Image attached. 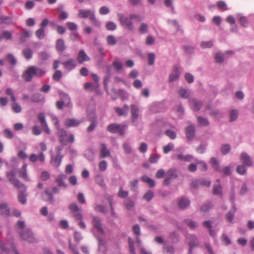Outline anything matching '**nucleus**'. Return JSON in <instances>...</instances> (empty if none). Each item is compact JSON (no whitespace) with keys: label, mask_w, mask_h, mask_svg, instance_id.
Masks as SVG:
<instances>
[{"label":"nucleus","mask_w":254,"mask_h":254,"mask_svg":"<svg viewBox=\"0 0 254 254\" xmlns=\"http://www.w3.org/2000/svg\"><path fill=\"white\" fill-rule=\"evenodd\" d=\"M178 177L177 171L174 169L168 170L166 173L165 178L163 181L164 185H169L174 179Z\"/></svg>","instance_id":"6e6552de"},{"label":"nucleus","mask_w":254,"mask_h":254,"mask_svg":"<svg viewBox=\"0 0 254 254\" xmlns=\"http://www.w3.org/2000/svg\"><path fill=\"white\" fill-rule=\"evenodd\" d=\"M60 190L56 187L52 189L51 191L49 189H46L43 193H42L41 196L43 200L48 202L50 203L53 204L55 202L53 193H57L59 192Z\"/></svg>","instance_id":"f03ea898"},{"label":"nucleus","mask_w":254,"mask_h":254,"mask_svg":"<svg viewBox=\"0 0 254 254\" xmlns=\"http://www.w3.org/2000/svg\"><path fill=\"white\" fill-rule=\"evenodd\" d=\"M187 238L189 241L188 243L189 246L193 247L198 246L199 243L196 235L188 234L187 236Z\"/></svg>","instance_id":"412c9836"},{"label":"nucleus","mask_w":254,"mask_h":254,"mask_svg":"<svg viewBox=\"0 0 254 254\" xmlns=\"http://www.w3.org/2000/svg\"><path fill=\"white\" fill-rule=\"evenodd\" d=\"M189 101L193 106V110L195 111L199 110L203 105L201 101L195 98L190 99Z\"/></svg>","instance_id":"b1692460"},{"label":"nucleus","mask_w":254,"mask_h":254,"mask_svg":"<svg viewBox=\"0 0 254 254\" xmlns=\"http://www.w3.org/2000/svg\"><path fill=\"white\" fill-rule=\"evenodd\" d=\"M236 211V206H232V209L228 212L226 216V218L227 220L231 222L232 223L233 221V219L234 217V214Z\"/></svg>","instance_id":"f704fd0d"},{"label":"nucleus","mask_w":254,"mask_h":254,"mask_svg":"<svg viewBox=\"0 0 254 254\" xmlns=\"http://www.w3.org/2000/svg\"><path fill=\"white\" fill-rule=\"evenodd\" d=\"M213 194L214 195H222V187L220 184L213 186Z\"/></svg>","instance_id":"09e8293b"},{"label":"nucleus","mask_w":254,"mask_h":254,"mask_svg":"<svg viewBox=\"0 0 254 254\" xmlns=\"http://www.w3.org/2000/svg\"><path fill=\"white\" fill-rule=\"evenodd\" d=\"M16 169L6 172V176L8 181L16 188H24V184L21 183L16 177Z\"/></svg>","instance_id":"20e7f679"},{"label":"nucleus","mask_w":254,"mask_h":254,"mask_svg":"<svg viewBox=\"0 0 254 254\" xmlns=\"http://www.w3.org/2000/svg\"><path fill=\"white\" fill-rule=\"evenodd\" d=\"M127 128V126L118 124H110L107 128L108 131L112 133H119L121 135L125 134V130Z\"/></svg>","instance_id":"39448f33"},{"label":"nucleus","mask_w":254,"mask_h":254,"mask_svg":"<svg viewBox=\"0 0 254 254\" xmlns=\"http://www.w3.org/2000/svg\"><path fill=\"white\" fill-rule=\"evenodd\" d=\"M97 183L102 188H106V185L104 181V178L102 176H97L96 178Z\"/></svg>","instance_id":"774afa93"},{"label":"nucleus","mask_w":254,"mask_h":254,"mask_svg":"<svg viewBox=\"0 0 254 254\" xmlns=\"http://www.w3.org/2000/svg\"><path fill=\"white\" fill-rule=\"evenodd\" d=\"M0 213L1 215L8 216L10 214V208L7 203H0Z\"/></svg>","instance_id":"5701e85b"},{"label":"nucleus","mask_w":254,"mask_h":254,"mask_svg":"<svg viewBox=\"0 0 254 254\" xmlns=\"http://www.w3.org/2000/svg\"><path fill=\"white\" fill-rule=\"evenodd\" d=\"M239 111L236 109H233L229 112V122L231 123L236 121L239 117Z\"/></svg>","instance_id":"c85d7f7f"},{"label":"nucleus","mask_w":254,"mask_h":254,"mask_svg":"<svg viewBox=\"0 0 254 254\" xmlns=\"http://www.w3.org/2000/svg\"><path fill=\"white\" fill-rule=\"evenodd\" d=\"M183 48L185 52L189 54H193L195 51V47L194 46L185 45Z\"/></svg>","instance_id":"e2e57ef3"},{"label":"nucleus","mask_w":254,"mask_h":254,"mask_svg":"<svg viewBox=\"0 0 254 254\" xmlns=\"http://www.w3.org/2000/svg\"><path fill=\"white\" fill-rule=\"evenodd\" d=\"M84 155L89 161H92L94 159V153L91 149L87 150L85 152Z\"/></svg>","instance_id":"13d9d810"},{"label":"nucleus","mask_w":254,"mask_h":254,"mask_svg":"<svg viewBox=\"0 0 254 254\" xmlns=\"http://www.w3.org/2000/svg\"><path fill=\"white\" fill-rule=\"evenodd\" d=\"M23 54L27 60H29L32 57L33 51L30 48H25L23 50Z\"/></svg>","instance_id":"3c124183"},{"label":"nucleus","mask_w":254,"mask_h":254,"mask_svg":"<svg viewBox=\"0 0 254 254\" xmlns=\"http://www.w3.org/2000/svg\"><path fill=\"white\" fill-rule=\"evenodd\" d=\"M247 167H248L244 164L239 165L236 168V172L240 175H244L247 172Z\"/></svg>","instance_id":"37998d69"},{"label":"nucleus","mask_w":254,"mask_h":254,"mask_svg":"<svg viewBox=\"0 0 254 254\" xmlns=\"http://www.w3.org/2000/svg\"><path fill=\"white\" fill-rule=\"evenodd\" d=\"M30 102L34 103H43L45 102V97L40 93H35L30 96Z\"/></svg>","instance_id":"4468645a"},{"label":"nucleus","mask_w":254,"mask_h":254,"mask_svg":"<svg viewBox=\"0 0 254 254\" xmlns=\"http://www.w3.org/2000/svg\"><path fill=\"white\" fill-rule=\"evenodd\" d=\"M90 58L87 55L83 50H80L77 56V60L79 64H82L85 62L90 61Z\"/></svg>","instance_id":"2eb2a0df"},{"label":"nucleus","mask_w":254,"mask_h":254,"mask_svg":"<svg viewBox=\"0 0 254 254\" xmlns=\"http://www.w3.org/2000/svg\"><path fill=\"white\" fill-rule=\"evenodd\" d=\"M231 146L229 144H225L221 145L220 151L223 155H226L230 152Z\"/></svg>","instance_id":"a18cd8bd"},{"label":"nucleus","mask_w":254,"mask_h":254,"mask_svg":"<svg viewBox=\"0 0 254 254\" xmlns=\"http://www.w3.org/2000/svg\"><path fill=\"white\" fill-rule=\"evenodd\" d=\"M130 109L131 122L132 123H135L137 119L139 118V107L136 105H131L130 106Z\"/></svg>","instance_id":"dca6fc26"},{"label":"nucleus","mask_w":254,"mask_h":254,"mask_svg":"<svg viewBox=\"0 0 254 254\" xmlns=\"http://www.w3.org/2000/svg\"><path fill=\"white\" fill-rule=\"evenodd\" d=\"M87 119L90 122H97V118L94 112H88Z\"/></svg>","instance_id":"052dcab7"},{"label":"nucleus","mask_w":254,"mask_h":254,"mask_svg":"<svg viewBox=\"0 0 254 254\" xmlns=\"http://www.w3.org/2000/svg\"><path fill=\"white\" fill-rule=\"evenodd\" d=\"M112 65L114 67L117 72L120 71L123 68L122 63L118 60H114L113 62Z\"/></svg>","instance_id":"864d4df0"},{"label":"nucleus","mask_w":254,"mask_h":254,"mask_svg":"<svg viewBox=\"0 0 254 254\" xmlns=\"http://www.w3.org/2000/svg\"><path fill=\"white\" fill-rule=\"evenodd\" d=\"M68 208L71 214V216L76 220L83 219V215L81 213V210L78 205L75 203L69 204Z\"/></svg>","instance_id":"423d86ee"},{"label":"nucleus","mask_w":254,"mask_h":254,"mask_svg":"<svg viewBox=\"0 0 254 254\" xmlns=\"http://www.w3.org/2000/svg\"><path fill=\"white\" fill-rule=\"evenodd\" d=\"M180 77V69L178 66H175L172 72L169 75V82H173L177 80Z\"/></svg>","instance_id":"f3484780"},{"label":"nucleus","mask_w":254,"mask_h":254,"mask_svg":"<svg viewBox=\"0 0 254 254\" xmlns=\"http://www.w3.org/2000/svg\"><path fill=\"white\" fill-rule=\"evenodd\" d=\"M98 243V251L103 254H105V243L103 240L99 236L96 235Z\"/></svg>","instance_id":"bb28decb"},{"label":"nucleus","mask_w":254,"mask_h":254,"mask_svg":"<svg viewBox=\"0 0 254 254\" xmlns=\"http://www.w3.org/2000/svg\"><path fill=\"white\" fill-rule=\"evenodd\" d=\"M237 18L239 20V21L242 26L245 27H246L248 26V21L247 18L246 17L242 16L240 14H238L237 15Z\"/></svg>","instance_id":"4c0bfd02"},{"label":"nucleus","mask_w":254,"mask_h":254,"mask_svg":"<svg viewBox=\"0 0 254 254\" xmlns=\"http://www.w3.org/2000/svg\"><path fill=\"white\" fill-rule=\"evenodd\" d=\"M13 22L12 17L5 15L0 16V24H4L6 25L11 24Z\"/></svg>","instance_id":"7c9ffc66"},{"label":"nucleus","mask_w":254,"mask_h":254,"mask_svg":"<svg viewBox=\"0 0 254 254\" xmlns=\"http://www.w3.org/2000/svg\"><path fill=\"white\" fill-rule=\"evenodd\" d=\"M62 64L64 65V68L68 71H71L76 66V62L75 60L69 59L68 60L63 62Z\"/></svg>","instance_id":"ddd939ff"},{"label":"nucleus","mask_w":254,"mask_h":254,"mask_svg":"<svg viewBox=\"0 0 254 254\" xmlns=\"http://www.w3.org/2000/svg\"><path fill=\"white\" fill-rule=\"evenodd\" d=\"M117 42V40L114 36L110 35L107 36V43L108 45L113 46L116 44Z\"/></svg>","instance_id":"4d7b16f0"},{"label":"nucleus","mask_w":254,"mask_h":254,"mask_svg":"<svg viewBox=\"0 0 254 254\" xmlns=\"http://www.w3.org/2000/svg\"><path fill=\"white\" fill-rule=\"evenodd\" d=\"M56 49L59 52H63L65 50L64 42L63 39H59L57 40Z\"/></svg>","instance_id":"473e14b6"},{"label":"nucleus","mask_w":254,"mask_h":254,"mask_svg":"<svg viewBox=\"0 0 254 254\" xmlns=\"http://www.w3.org/2000/svg\"><path fill=\"white\" fill-rule=\"evenodd\" d=\"M67 178V176L65 174H61L58 176V177L55 180V182L57 184V185L60 187H64L66 188L67 187V185L64 182V180Z\"/></svg>","instance_id":"4be33fe9"},{"label":"nucleus","mask_w":254,"mask_h":254,"mask_svg":"<svg viewBox=\"0 0 254 254\" xmlns=\"http://www.w3.org/2000/svg\"><path fill=\"white\" fill-rule=\"evenodd\" d=\"M232 168L233 166L230 164L226 167H224L222 170L221 169V172L223 173L224 176H228L231 175Z\"/></svg>","instance_id":"8fccbe9b"},{"label":"nucleus","mask_w":254,"mask_h":254,"mask_svg":"<svg viewBox=\"0 0 254 254\" xmlns=\"http://www.w3.org/2000/svg\"><path fill=\"white\" fill-rule=\"evenodd\" d=\"M184 222L191 229H195L198 226V224L191 219H185Z\"/></svg>","instance_id":"5fc2aeb1"},{"label":"nucleus","mask_w":254,"mask_h":254,"mask_svg":"<svg viewBox=\"0 0 254 254\" xmlns=\"http://www.w3.org/2000/svg\"><path fill=\"white\" fill-rule=\"evenodd\" d=\"M80 122L75 119H69L66 122L65 125L68 127H76L80 124Z\"/></svg>","instance_id":"58836bf2"},{"label":"nucleus","mask_w":254,"mask_h":254,"mask_svg":"<svg viewBox=\"0 0 254 254\" xmlns=\"http://www.w3.org/2000/svg\"><path fill=\"white\" fill-rule=\"evenodd\" d=\"M50 54L46 52H42L39 54V59L43 61L47 60L50 57Z\"/></svg>","instance_id":"680f3d73"},{"label":"nucleus","mask_w":254,"mask_h":254,"mask_svg":"<svg viewBox=\"0 0 254 254\" xmlns=\"http://www.w3.org/2000/svg\"><path fill=\"white\" fill-rule=\"evenodd\" d=\"M0 248L1 252L0 254H10V251L5 246V245L0 240Z\"/></svg>","instance_id":"0e129e2a"},{"label":"nucleus","mask_w":254,"mask_h":254,"mask_svg":"<svg viewBox=\"0 0 254 254\" xmlns=\"http://www.w3.org/2000/svg\"><path fill=\"white\" fill-rule=\"evenodd\" d=\"M154 196L153 192L151 190H148L144 195L143 198L147 201H150Z\"/></svg>","instance_id":"bf43d9fd"},{"label":"nucleus","mask_w":254,"mask_h":254,"mask_svg":"<svg viewBox=\"0 0 254 254\" xmlns=\"http://www.w3.org/2000/svg\"><path fill=\"white\" fill-rule=\"evenodd\" d=\"M128 244L129 252L131 254H135V251L134 247V241L130 237L128 238Z\"/></svg>","instance_id":"603ef678"},{"label":"nucleus","mask_w":254,"mask_h":254,"mask_svg":"<svg viewBox=\"0 0 254 254\" xmlns=\"http://www.w3.org/2000/svg\"><path fill=\"white\" fill-rule=\"evenodd\" d=\"M92 225L94 229L101 235H104V230L103 229L101 219L97 216H93Z\"/></svg>","instance_id":"1a4fd4ad"},{"label":"nucleus","mask_w":254,"mask_h":254,"mask_svg":"<svg viewBox=\"0 0 254 254\" xmlns=\"http://www.w3.org/2000/svg\"><path fill=\"white\" fill-rule=\"evenodd\" d=\"M27 164L24 163L21 168L19 170L18 172L20 176L26 181H29L30 179L29 178L27 174Z\"/></svg>","instance_id":"a878e982"},{"label":"nucleus","mask_w":254,"mask_h":254,"mask_svg":"<svg viewBox=\"0 0 254 254\" xmlns=\"http://www.w3.org/2000/svg\"><path fill=\"white\" fill-rule=\"evenodd\" d=\"M20 191L18 195V201L23 204H24L26 203L27 199L26 195L25 194V192L26 190V188L24 185V188H17Z\"/></svg>","instance_id":"a211bd4d"},{"label":"nucleus","mask_w":254,"mask_h":254,"mask_svg":"<svg viewBox=\"0 0 254 254\" xmlns=\"http://www.w3.org/2000/svg\"><path fill=\"white\" fill-rule=\"evenodd\" d=\"M138 31L140 34H145L148 31V25L145 23H141L138 27Z\"/></svg>","instance_id":"a19ab883"},{"label":"nucleus","mask_w":254,"mask_h":254,"mask_svg":"<svg viewBox=\"0 0 254 254\" xmlns=\"http://www.w3.org/2000/svg\"><path fill=\"white\" fill-rule=\"evenodd\" d=\"M35 35L40 40L43 39L46 36L45 29L40 28L35 32Z\"/></svg>","instance_id":"79ce46f5"},{"label":"nucleus","mask_w":254,"mask_h":254,"mask_svg":"<svg viewBox=\"0 0 254 254\" xmlns=\"http://www.w3.org/2000/svg\"><path fill=\"white\" fill-rule=\"evenodd\" d=\"M190 200L187 198L183 197L179 201L178 205L182 209H185L190 205Z\"/></svg>","instance_id":"cd10ccee"},{"label":"nucleus","mask_w":254,"mask_h":254,"mask_svg":"<svg viewBox=\"0 0 254 254\" xmlns=\"http://www.w3.org/2000/svg\"><path fill=\"white\" fill-rule=\"evenodd\" d=\"M30 36V33L29 31L23 29V33L20 35L19 41L21 43H23L27 40V38L29 37Z\"/></svg>","instance_id":"c03bdc74"},{"label":"nucleus","mask_w":254,"mask_h":254,"mask_svg":"<svg viewBox=\"0 0 254 254\" xmlns=\"http://www.w3.org/2000/svg\"><path fill=\"white\" fill-rule=\"evenodd\" d=\"M180 96L183 99H187L189 97L187 90L184 87H181L179 90Z\"/></svg>","instance_id":"6e6d98bb"},{"label":"nucleus","mask_w":254,"mask_h":254,"mask_svg":"<svg viewBox=\"0 0 254 254\" xmlns=\"http://www.w3.org/2000/svg\"><path fill=\"white\" fill-rule=\"evenodd\" d=\"M197 121L199 125L201 126L206 127L209 125L208 119L201 116H198L197 117Z\"/></svg>","instance_id":"e433bc0d"},{"label":"nucleus","mask_w":254,"mask_h":254,"mask_svg":"<svg viewBox=\"0 0 254 254\" xmlns=\"http://www.w3.org/2000/svg\"><path fill=\"white\" fill-rule=\"evenodd\" d=\"M6 60L12 65L16 64L17 61L15 57L12 54H8L5 57Z\"/></svg>","instance_id":"de8ad7c7"},{"label":"nucleus","mask_w":254,"mask_h":254,"mask_svg":"<svg viewBox=\"0 0 254 254\" xmlns=\"http://www.w3.org/2000/svg\"><path fill=\"white\" fill-rule=\"evenodd\" d=\"M46 71L43 68H40L36 66L32 65L29 66L25 70L22 76L26 82H30L34 77L38 78L42 77L45 75Z\"/></svg>","instance_id":"f257e3e1"},{"label":"nucleus","mask_w":254,"mask_h":254,"mask_svg":"<svg viewBox=\"0 0 254 254\" xmlns=\"http://www.w3.org/2000/svg\"><path fill=\"white\" fill-rule=\"evenodd\" d=\"M12 38V34L8 31H4L1 35H0V41L3 39L10 40Z\"/></svg>","instance_id":"ea45409f"},{"label":"nucleus","mask_w":254,"mask_h":254,"mask_svg":"<svg viewBox=\"0 0 254 254\" xmlns=\"http://www.w3.org/2000/svg\"><path fill=\"white\" fill-rule=\"evenodd\" d=\"M101 157L105 158L107 156H111L110 151L107 149L105 143H101Z\"/></svg>","instance_id":"c756f323"},{"label":"nucleus","mask_w":254,"mask_h":254,"mask_svg":"<svg viewBox=\"0 0 254 254\" xmlns=\"http://www.w3.org/2000/svg\"><path fill=\"white\" fill-rule=\"evenodd\" d=\"M94 209L96 211L101 212L104 214H106L108 212L106 207L102 205L95 204L94 205Z\"/></svg>","instance_id":"49530a36"},{"label":"nucleus","mask_w":254,"mask_h":254,"mask_svg":"<svg viewBox=\"0 0 254 254\" xmlns=\"http://www.w3.org/2000/svg\"><path fill=\"white\" fill-rule=\"evenodd\" d=\"M169 238L174 243H176L179 241L178 234L176 232H173L169 235Z\"/></svg>","instance_id":"69168bd1"},{"label":"nucleus","mask_w":254,"mask_h":254,"mask_svg":"<svg viewBox=\"0 0 254 254\" xmlns=\"http://www.w3.org/2000/svg\"><path fill=\"white\" fill-rule=\"evenodd\" d=\"M18 233L24 240L29 243H33L35 241L33 234L30 229L26 228L23 230H19Z\"/></svg>","instance_id":"0eeeda50"},{"label":"nucleus","mask_w":254,"mask_h":254,"mask_svg":"<svg viewBox=\"0 0 254 254\" xmlns=\"http://www.w3.org/2000/svg\"><path fill=\"white\" fill-rule=\"evenodd\" d=\"M94 14V11L90 9H80L78 11V16L81 18H86L89 17V19H90V17L92 16V15Z\"/></svg>","instance_id":"6ab92c4d"},{"label":"nucleus","mask_w":254,"mask_h":254,"mask_svg":"<svg viewBox=\"0 0 254 254\" xmlns=\"http://www.w3.org/2000/svg\"><path fill=\"white\" fill-rule=\"evenodd\" d=\"M118 18L123 26L127 28L130 31L134 30V26L130 16L128 17L124 14L120 13L118 14Z\"/></svg>","instance_id":"7ed1b4c3"},{"label":"nucleus","mask_w":254,"mask_h":254,"mask_svg":"<svg viewBox=\"0 0 254 254\" xmlns=\"http://www.w3.org/2000/svg\"><path fill=\"white\" fill-rule=\"evenodd\" d=\"M240 159L243 161V164L246 165L248 167L253 165V161L251 157L245 152L241 153Z\"/></svg>","instance_id":"9b49d317"},{"label":"nucleus","mask_w":254,"mask_h":254,"mask_svg":"<svg viewBox=\"0 0 254 254\" xmlns=\"http://www.w3.org/2000/svg\"><path fill=\"white\" fill-rule=\"evenodd\" d=\"M210 163L214 169V170L217 172H221V169L219 166V163L216 158L212 157L210 159Z\"/></svg>","instance_id":"2f4dec72"},{"label":"nucleus","mask_w":254,"mask_h":254,"mask_svg":"<svg viewBox=\"0 0 254 254\" xmlns=\"http://www.w3.org/2000/svg\"><path fill=\"white\" fill-rule=\"evenodd\" d=\"M114 110L118 114V116H122L127 115L129 110V107L127 105H125L123 108L120 107H115Z\"/></svg>","instance_id":"393cba45"},{"label":"nucleus","mask_w":254,"mask_h":254,"mask_svg":"<svg viewBox=\"0 0 254 254\" xmlns=\"http://www.w3.org/2000/svg\"><path fill=\"white\" fill-rule=\"evenodd\" d=\"M212 207L213 205L211 201H206L202 204L200 210L203 213H206Z\"/></svg>","instance_id":"c9c22d12"},{"label":"nucleus","mask_w":254,"mask_h":254,"mask_svg":"<svg viewBox=\"0 0 254 254\" xmlns=\"http://www.w3.org/2000/svg\"><path fill=\"white\" fill-rule=\"evenodd\" d=\"M84 88L87 90L93 91L97 94H100L99 83H91L90 82H86L84 85Z\"/></svg>","instance_id":"f8f14e48"},{"label":"nucleus","mask_w":254,"mask_h":254,"mask_svg":"<svg viewBox=\"0 0 254 254\" xmlns=\"http://www.w3.org/2000/svg\"><path fill=\"white\" fill-rule=\"evenodd\" d=\"M225 54L221 52H218L214 56V60L216 63L221 64L225 59Z\"/></svg>","instance_id":"72a5a7b5"},{"label":"nucleus","mask_w":254,"mask_h":254,"mask_svg":"<svg viewBox=\"0 0 254 254\" xmlns=\"http://www.w3.org/2000/svg\"><path fill=\"white\" fill-rule=\"evenodd\" d=\"M63 158V155L62 154L52 155L51 159V163L53 166L58 167L60 165Z\"/></svg>","instance_id":"aec40b11"},{"label":"nucleus","mask_w":254,"mask_h":254,"mask_svg":"<svg viewBox=\"0 0 254 254\" xmlns=\"http://www.w3.org/2000/svg\"><path fill=\"white\" fill-rule=\"evenodd\" d=\"M117 194L119 197L125 198L128 196V192L127 191L123 190V188L120 187Z\"/></svg>","instance_id":"338daca9"},{"label":"nucleus","mask_w":254,"mask_h":254,"mask_svg":"<svg viewBox=\"0 0 254 254\" xmlns=\"http://www.w3.org/2000/svg\"><path fill=\"white\" fill-rule=\"evenodd\" d=\"M186 137L189 141L193 140L195 134V126L191 124L186 128L185 129Z\"/></svg>","instance_id":"9d476101"}]
</instances>
